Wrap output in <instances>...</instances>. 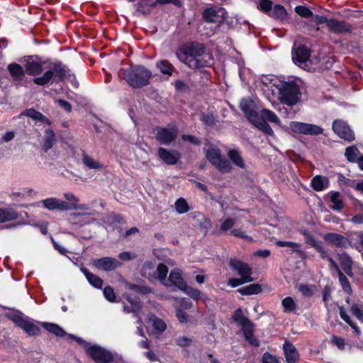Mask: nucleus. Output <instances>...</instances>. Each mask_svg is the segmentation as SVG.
<instances>
[{
	"instance_id": "38",
	"label": "nucleus",
	"mask_w": 363,
	"mask_h": 363,
	"mask_svg": "<svg viewBox=\"0 0 363 363\" xmlns=\"http://www.w3.org/2000/svg\"><path fill=\"white\" fill-rule=\"evenodd\" d=\"M261 291V286L258 284H252L238 290V291L242 295L258 294Z\"/></svg>"
},
{
	"instance_id": "24",
	"label": "nucleus",
	"mask_w": 363,
	"mask_h": 363,
	"mask_svg": "<svg viewBox=\"0 0 363 363\" xmlns=\"http://www.w3.org/2000/svg\"><path fill=\"white\" fill-rule=\"evenodd\" d=\"M312 188L316 191H321L329 186V180L327 177L317 175L311 182Z\"/></svg>"
},
{
	"instance_id": "61",
	"label": "nucleus",
	"mask_w": 363,
	"mask_h": 363,
	"mask_svg": "<svg viewBox=\"0 0 363 363\" xmlns=\"http://www.w3.org/2000/svg\"><path fill=\"white\" fill-rule=\"evenodd\" d=\"M314 248L320 254V257L323 259H326L329 257L328 250L323 246L321 242H319Z\"/></svg>"
},
{
	"instance_id": "56",
	"label": "nucleus",
	"mask_w": 363,
	"mask_h": 363,
	"mask_svg": "<svg viewBox=\"0 0 363 363\" xmlns=\"http://www.w3.org/2000/svg\"><path fill=\"white\" fill-rule=\"evenodd\" d=\"M277 245L279 247H291L294 251L296 252L299 251L301 248V246L298 243L289 241L279 240L277 242Z\"/></svg>"
},
{
	"instance_id": "2",
	"label": "nucleus",
	"mask_w": 363,
	"mask_h": 363,
	"mask_svg": "<svg viewBox=\"0 0 363 363\" xmlns=\"http://www.w3.org/2000/svg\"><path fill=\"white\" fill-rule=\"evenodd\" d=\"M206 159L220 172L228 173L232 169L229 161L221 155L220 150L216 145L206 144L203 147Z\"/></svg>"
},
{
	"instance_id": "35",
	"label": "nucleus",
	"mask_w": 363,
	"mask_h": 363,
	"mask_svg": "<svg viewBox=\"0 0 363 363\" xmlns=\"http://www.w3.org/2000/svg\"><path fill=\"white\" fill-rule=\"evenodd\" d=\"M23 114L36 121H40L43 123H50V121L45 116L33 108L26 110Z\"/></svg>"
},
{
	"instance_id": "64",
	"label": "nucleus",
	"mask_w": 363,
	"mask_h": 363,
	"mask_svg": "<svg viewBox=\"0 0 363 363\" xmlns=\"http://www.w3.org/2000/svg\"><path fill=\"white\" fill-rule=\"evenodd\" d=\"M262 363H279V362L275 356L269 352H265L262 356Z\"/></svg>"
},
{
	"instance_id": "19",
	"label": "nucleus",
	"mask_w": 363,
	"mask_h": 363,
	"mask_svg": "<svg viewBox=\"0 0 363 363\" xmlns=\"http://www.w3.org/2000/svg\"><path fill=\"white\" fill-rule=\"evenodd\" d=\"M158 156L167 164H175L180 158V154L177 151H169L165 148L158 149Z\"/></svg>"
},
{
	"instance_id": "5",
	"label": "nucleus",
	"mask_w": 363,
	"mask_h": 363,
	"mask_svg": "<svg viewBox=\"0 0 363 363\" xmlns=\"http://www.w3.org/2000/svg\"><path fill=\"white\" fill-rule=\"evenodd\" d=\"M151 76V72L145 67L135 66L127 70L125 78L131 86L138 88L147 85Z\"/></svg>"
},
{
	"instance_id": "30",
	"label": "nucleus",
	"mask_w": 363,
	"mask_h": 363,
	"mask_svg": "<svg viewBox=\"0 0 363 363\" xmlns=\"http://www.w3.org/2000/svg\"><path fill=\"white\" fill-rule=\"evenodd\" d=\"M81 270L85 275L89 284L93 286L98 289H101L103 286V280L101 278L89 272L85 268H82Z\"/></svg>"
},
{
	"instance_id": "37",
	"label": "nucleus",
	"mask_w": 363,
	"mask_h": 363,
	"mask_svg": "<svg viewBox=\"0 0 363 363\" xmlns=\"http://www.w3.org/2000/svg\"><path fill=\"white\" fill-rule=\"evenodd\" d=\"M150 321L152 323V325L154 329V332L156 334H161L163 333L166 328L167 325L164 320L160 318L152 316L150 318Z\"/></svg>"
},
{
	"instance_id": "23",
	"label": "nucleus",
	"mask_w": 363,
	"mask_h": 363,
	"mask_svg": "<svg viewBox=\"0 0 363 363\" xmlns=\"http://www.w3.org/2000/svg\"><path fill=\"white\" fill-rule=\"evenodd\" d=\"M337 259L341 264L343 271L350 277L353 276L352 258L345 252L338 254Z\"/></svg>"
},
{
	"instance_id": "40",
	"label": "nucleus",
	"mask_w": 363,
	"mask_h": 363,
	"mask_svg": "<svg viewBox=\"0 0 363 363\" xmlns=\"http://www.w3.org/2000/svg\"><path fill=\"white\" fill-rule=\"evenodd\" d=\"M330 201L333 203L330 206L332 209L335 211H340L343 208V202L339 192H331Z\"/></svg>"
},
{
	"instance_id": "48",
	"label": "nucleus",
	"mask_w": 363,
	"mask_h": 363,
	"mask_svg": "<svg viewBox=\"0 0 363 363\" xmlns=\"http://www.w3.org/2000/svg\"><path fill=\"white\" fill-rule=\"evenodd\" d=\"M261 82L266 86H276L277 89L280 86L279 80L272 75L262 76L260 79Z\"/></svg>"
},
{
	"instance_id": "54",
	"label": "nucleus",
	"mask_w": 363,
	"mask_h": 363,
	"mask_svg": "<svg viewBox=\"0 0 363 363\" xmlns=\"http://www.w3.org/2000/svg\"><path fill=\"white\" fill-rule=\"evenodd\" d=\"M295 11L301 17L310 18L313 15V12L306 6H297L295 8Z\"/></svg>"
},
{
	"instance_id": "47",
	"label": "nucleus",
	"mask_w": 363,
	"mask_h": 363,
	"mask_svg": "<svg viewBox=\"0 0 363 363\" xmlns=\"http://www.w3.org/2000/svg\"><path fill=\"white\" fill-rule=\"evenodd\" d=\"M281 306L286 313L294 312L296 309V303L290 296L286 297L282 300Z\"/></svg>"
},
{
	"instance_id": "7",
	"label": "nucleus",
	"mask_w": 363,
	"mask_h": 363,
	"mask_svg": "<svg viewBox=\"0 0 363 363\" xmlns=\"http://www.w3.org/2000/svg\"><path fill=\"white\" fill-rule=\"evenodd\" d=\"M9 318L30 336L37 335L40 333V330L38 325L20 312L9 314Z\"/></svg>"
},
{
	"instance_id": "8",
	"label": "nucleus",
	"mask_w": 363,
	"mask_h": 363,
	"mask_svg": "<svg viewBox=\"0 0 363 363\" xmlns=\"http://www.w3.org/2000/svg\"><path fill=\"white\" fill-rule=\"evenodd\" d=\"M86 352L96 363H110L113 361L112 354L99 345L86 344Z\"/></svg>"
},
{
	"instance_id": "63",
	"label": "nucleus",
	"mask_w": 363,
	"mask_h": 363,
	"mask_svg": "<svg viewBox=\"0 0 363 363\" xmlns=\"http://www.w3.org/2000/svg\"><path fill=\"white\" fill-rule=\"evenodd\" d=\"M192 342V340L186 336H180L176 339V344L180 347L189 346Z\"/></svg>"
},
{
	"instance_id": "53",
	"label": "nucleus",
	"mask_w": 363,
	"mask_h": 363,
	"mask_svg": "<svg viewBox=\"0 0 363 363\" xmlns=\"http://www.w3.org/2000/svg\"><path fill=\"white\" fill-rule=\"evenodd\" d=\"M182 291L196 301L202 298L201 292L199 289L186 285L185 289H183Z\"/></svg>"
},
{
	"instance_id": "26",
	"label": "nucleus",
	"mask_w": 363,
	"mask_h": 363,
	"mask_svg": "<svg viewBox=\"0 0 363 363\" xmlns=\"http://www.w3.org/2000/svg\"><path fill=\"white\" fill-rule=\"evenodd\" d=\"M228 157L230 161L237 167L245 169V163L239 150L236 149H230L228 151Z\"/></svg>"
},
{
	"instance_id": "18",
	"label": "nucleus",
	"mask_w": 363,
	"mask_h": 363,
	"mask_svg": "<svg viewBox=\"0 0 363 363\" xmlns=\"http://www.w3.org/2000/svg\"><path fill=\"white\" fill-rule=\"evenodd\" d=\"M330 31L335 33H350L352 31V26L344 21H339L335 18H330L328 26Z\"/></svg>"
},
{
	"instance_id": "39",
	"label": "nucleus",
	"mask_w": 363,
	"mask_h": 363,
	"mask_svg": "<svg viewBox=\"0 0 363 363\" xmlns=\"http://www.w3.org/2000/svg\"><path fill=\"white\" fill-rule=\"evenodd\" d=\"M156 66L162 74L168 76H171L172 74L174 67L169 61L165 60L158 61L156 63Z\"/></svg>"
},
{
	"instance_id": "11",
	"label": "nucleus",
	"mask_w": 363,
	"mask_h": 363,
	"mask_svg": "<svg viewBox=\"0 0 363 363\" xmlns=\"http://www.w3.org/2000/svg\"><path fill=\"white\" fill-rule=\"evenodd\" d=\"M229 265L233 270L238 272V275L244 281L248 283L253 281V278L251 277L252 269L247 263L242 262L237 259H230Z\"/></svg>"
},
{
	"instance_id": "45",
	"label": "nucleus",
	"mask_w": 363,
	"mask_h": 363,
	"mask_svg": "<svg viewBox=\"0 0 363 363\" xmlns=\"http://www.w3.org/2000/svg\"><path fill=\"white\" fill-rule=\"evenodd\" d=\"M63 196L64 198L66 199L65 201H67L66 211L73 210V208L71 207L73 206H76L77 203L79 202V199L72 192H66L64 194Z\"/></svg>"
},
{
	"instance_id": "27",
	"label": "nucleus",
	"mask_w": 363,
	"mask_h": 363,
	"mask_svg": "<svg viewBox=\"0 0 363 363\" xmlns=\"http://www.w3.org/2000/svg\"><path fill=\"white\" fill-rule=\"evenodd\" d=\"M43 62L35 61H28L26 64V72L28 75L37 76L42 73L43 71Z\"/></svg>"
},
{
	"instance_id": "31",
	"label": "nucleus",
	"mask_w": 363,
	"mask_h": 363,
	"mask_svg": "<svg viewBox=\"0 0 363 363\" xmlns=\"http://www.w3.org/2000/svg\"><path fill=\"white\" fill-rule=\"evenodd\" d=\"M142 275L150 280L156 278V268L151 262H146L142 268Z\"/></svg>"
},
{
	"instance_id": "3",
	"label": "nucleus",
	"mask_w": 363,
	"mask_h": 363,
	"mask_svg": "<svg viewBox=\"0 0 363 363\" xmlns=\"http://www.w3.org/2000/svg\"><path fill=\"white\" fill-rule=\"evenodd\" d=\"M279 101L288 106L297 104L301 98V93L297 84L293 82H282L278 88Z\"/></svg>"
},
{
	"instance_id": "22",
	"label": "nucleus",
	"mask_w": 363,
	"mask_h": 363,
	"mask_svg": "<svg viewBox=\"0 0 363 363\" xmlns=\"http://www.w3.org/2000/svg\"><path fill=\"white\" fill-rule=\"evenodd\" d=\"M324 239L336 247L346 248L350 245V241L343 235L335 233H327Z\"/></svg>"
},
{
	"instance_id": "13",
	"label": "nucleus",
	"mask_w": 363,
	"mask_h": 363,
	"mask_svg": "<svg viewBox=\"0 0 363 363\" xmlns=\"http://www.w3.org/2000/svg\"><path fill=\"white\" fill-rule=\"evenodd\" d=\"M203 17L208 22H220L227 17V13L223 8H208L203 11Z\"/></svg>"
},
{
	"instance_id": "60",
	"label": "nucleus",
	"mask_w": 363,
	"mask_h": 363,
	"mask_svg": "<svg viewBox=\"0 0 363 363\" xmlns=\"http://www.w3.org/2000/svg\"><path fill=\"white\" fill-rule=\"evenodd\" d=\"M235 223V221L233 218H226L221 224L220 225V230L223 232H225L230 228H232Z\"/></svg>"
},
{
	"instance_id": "58",
	"label": "nucleus",
	"mask_w": 363,
	"mask_h": 363,
	"mask_svg": "<svg viewBox=\"0 0 363 363\" xmlns=\"http://www.w3.org/2000/svg\"><path fill=\"white\" fill-rule=\"evenodd\" d=\"M168 3H172L176 6H181V1L180 0H156V1L154 2H149L147 4L150 6V7L153 8L155 7L157 4H165Z\"/></svg>"
},
{
	"instance_id": "33",
	"label": "nucleus",
	"mask_w": 363,
	"mask_h": 363,
	"mask_svg": "<svg viewBox=\"0 0 363 363\" xmlns=\"http://www.w3.org/2000/svg\"><path fill=\"white\" fill-rule=\"evenodd\" d=\"M55 134L51 129H47L45 131V139L43 144V149L47 152L51 149L55 143Z\"/></svg>"
},
{
	"instance_id": "21",
	"label": "nucleus",
	"mask_w": 363,
	"mask_h": 363,
	"mask_svg": "<svg viewBox=\"0 0 363 363\" xmlns=\"http://www.w3.org/2000/svg\"><path fill=\"white\" fill-rule=\"evenodd\" d=\"M310 55V50L303 45L297 47L292 52L293 60L298 65L306 62L309 59Z\"/></svg>"
},
{
	"instance_id": "57",
	"label": "nucleus",
	"mask_w": 363,
	"mask_h": 363,
	"mask_svg": "<svg viewBox=\"0 0 363 363\" xmlns=\"http://www.w3.org/2000/svg\"><path fill=\"white\" fill-rule=\"evenodd\" d=\"M176 316L181 323H187L189 320L187 313L179 308L176 310Z\"/></svg>"
},
{
	"instance_id": "52",
	"label": "nucleus",
	"mask_w": 363,
	"mask_h": 363,
	"mask_svg": "<svg viewBox=\"0 0 363 363\" xmlns=\"http://www.w3.org/2000/svg\"><path fill=\"white\" fill-rule=\"evenodd\" d=\"M273 3L270 0H259L258 9L269 15L273 8Z\"/></svg>"
},
{
	"instance_id": "44",
	"label": "nucleus",
	"mask_w": 363,
	"mask_h": 363,
	"mask_svg": "<svg viewBox=\"0 0 363 363\" xmlns=\"http://www.w3.org/2000/svg\"><path fill=\"white\" fill-rule=\"evenodd\" d=\"M345 155L347 159L350 162H357L359 158L361 157L359 155V152L358 149L355 146L348 147L345 150Z\"/></svg>"
},
{
	"instance_id": "1",
	"label": "nucleus",
	"mask_w": 363,
	"mask_h": 363,
	"mask_svg": "<svg viewBox=\"0 0 363 363\" xmlns=\"http://www.w3.org/2000/svg\"><path fill=\"white\" fill-rule=\"evenodd\" d=\"M205 47L198 43H190L182 46L177 52L178 59L191 69L208 67L211 62L206 59Z\"/></svg>"
},
{
	"instance_id": "43",
	"label": "nucleus",
	"mask_w": 363,
	"mask_h": 363,
	"mask_svg": "<svg viewBox=\"0 0 363 363\" xmlns=\"http://www.w3.org/2000/svg\"><path fill=\"white\" fill-rule=\"evenodd\" d=\"M340 315L342 320H344L351 328L354 330V333L356 335L359 336L361 334L360 330L350 319V316L347 314L342 307L340 308Z\"/></svg>"
},
{
	"instance_id": "59",
	"label": "nucleus",
	"mask_w": 363,
	"mask_h": 363,
	"mask_svg": "<svg viewBox=\"0 0 363 363\" xmlns=\"http://www.w3.org/2000/svg\"><path fill=\"white\" fill-rule=\"evenodd\" d=\"M351 313L359 320H363V311L358 304H352L351 306Z\"/></svg>"
},
{
	"instance_id": "46",
	"label": "nucleus",
	"mask_w": 363,
	"mask_h": 363,
	"mask_svg": "<svg viewBox=\"0 0 363 363\" xmlns=\"http://www.w3.org/2000/svg\"><path fill=\"white\" fill-rule=\"evenodd\" d=\"M168 273V269L164 264H160L156 268V278L160 280L164 285L167 281L166 277Z\"/></svg>"
},
{
	"instance_id": "15",
	"label": "nucleus",
	"mask_w": 363,
	"mask_h": 363,
	"mask_svg": "<svg viewBox=\"0 0 363 363\" xmlns=\"http://www.w3.org/2000/svg\"><path fill=\"white\" fill-rule=\"evenodd\" d=\"M286 363H298L300 354L296 347L286 340L282 347Z\"/></svg>"
},
{
	"instance_id": "36",
	"label": "nucleus",
	"mask_w": 363,
	"mask_h": 363,
	"mask_svg": "<svg viewBox=\"0 0 363 363\" xmlns=\"http://www.w3.org/2000/svg\"><path fill=\"white\" fill-rule=\"evenodd\" d=\"M43 327L48 332L56 336L63 337L65 335V330L57 324L50 323H42Z\"/></svg>"
},
{
	"instance_id": "51",
	"label": "nucleus",
	"mask_w": 363,
	"mask_h": 363,
	"mask_svg": "<svg viewBox=\"0 0 363 363\" xmlns=\"http://www.w3.org/2000/svg\"><path fill=\"white\" fill-rule=\"evenodd\" d=\"M175 209L179 213H185L189 210L186 201L183 198H179L175 202Z\"/></svg>"
},
{
	"instance_id": "49",
	"label": "nucleus",
	"mask_w": 363,
	"mask_h": 363,
	"mask_svg": "<svg viewBox=\"0 0 363 363\" xmlns=\"http://www.w3.org/2000/svg\"><path fill=\"white\" fill-rule=\"evenodd\" d=\"M273 107L279 112V113L287 118H293L295 115V112L292 111L291 109H289L286 107L281 106L278 103H272Z\"/></svg>"
},
{
	"instance_id": "17",
	"label": "nucleus",
	"mask_w": 363,
	"mask_h": 363,
	"mask_svg": "<svg viewBox=\"0 0 363 363\" xmlns=\"http://www.w3.org/2000/svg\"><path fill=\"white\" fill-rule=\"evenodd\" d=\"M41 203L43 207L49 211H66L67 201L60 200L55 197L43 199L41 201Z\"/></svg>"
},
{
	"instance_id": "29",
	"label": "nucleus",
	"mask_w": 363,
	"mask_h": 363,
	"mask_svg": "<svg viewBox=\"0 0 363 363\" xmlns=\"http://www.w3.org/2000/svg\"><path fill=\"white\" fill-rule=\"evenodd\" d=\"M8 70L15 81L21 82L24 76V71L23 67L17 64L12 63L8 66Z\"/></svg>"
},
{
	"instance_id": "62",
	"label": "nucleus",
	"mask_w": 363,
	"mask_h": 363,
	"mask_svg": "<svg viewBox=\"0 0 363 363\" xmlns=\"http://www.w3.org/2000/svg\"><path fill=\"white\" fill-rule=\"evenodd\" d=\"M104 295L105 298L109 301L110 302H113L115 301V293L113 291V289L111 286H106L104 289Z\"/></svg>"
},
{
	"instance_id": "25",
	"label": "nucleus",
	"mask_w": 363,
	"mask_h": 363,
	"mask_svg": "<svg viewBox=\"0 0 363 363\" xmlns=\"http://www.w3.org/2000/svg\"><path fill=\"white\" fill-rule=\"evenodd\" d=\"M82 162L83 164L89 169H101L104 165L99 160H95L86 152H83L82 155Z\"/></svg>"
},
{
	"instance_id": "50",
	"label": "nucleus",
	"mask_w": 363,
	"mask_h": 363,
	"mask_svg": "<svg viewBox=\"0 0 363 363\" xmlns=\"http://www.w3.org/2000/svg\"><path fill=\"white\" fill-rule=\"evenodd\" d=\"M338 278L340 283V285L342 288V289L347 294H350L352 293V288L350 286V284L347 279V278L345 277V275L341 272H340L338 274Z\"/></svg>"
},
{
	"instance_id": "9",
	"label": "nucleus",
	"mask_w": 363,
	"mask_h": 363,
	"mask_svg": "<svg viewBox=\"0 0 363 363\" xmlns=\"http://www.w3.org/2000/svg\"><path fill=\"white\" fill-rule=\"evenodd\" d=\"M154 134L157 141L164 145H169L176 139L178 129L173 125L165 128L157 127L154 129Z\"/></svg>"
},
{
	"instance_id": "42",
	"label": "nucleus",
	"mask_w": 363,
	"mask_h": 363,
	"mask_svg": "<svg viewBox=\"0 0 363 363\" xmlns=\"http://www.w3.org/2000/svg\"><path fill=\"white\" fill-rule=\"evenodd\" d=\"M71 208H73V210H81L83 211V212L81 213H77L74 215L76 216H94L96 215V211H92L90 209V207L88 204H79L77 203L76 206H73Z\"/></svg>"
},
{
	"instance_id": "4",
	"label": "nucleus",
	"mask_w": 363,
	"mask_h": 363,
	"mask_svg": "<svg viewBox=\"0 0 363 363\" xmlns=\"http://www.w3.org/2000/svg\"><path fill=\"white\" fill-rule=\"evenodd\" d=\"M233 318L241 328L245 340L251 345L258 347L259 342L254 335V324L249 318L243 315L242 311L240 308L235 311Z\"/></svg>"
},
{
	"instance_id": "12",
	"label": "nucleus",
	"mask_w": 363,
	"mask_h": 363,
	"mask_svg": "<svg viewBox=\"0 0 363 363\" xmlns=\"http://www.w3.org/2000/svg\"><path fill=\"white\" fill-rule=\"evenodd\" d=\"M333 131L341 138L352 141L354 139V134L349 125L343 121L335 120L333 123Z\"/></svg>"
},
{
	"instance_id": "6",
	"label": "nucleus",
	"mask_w": 363,
	"mask_h": 363,
	"mask_svg": "<svg viewBox=\"0 0 363 363\" xmlns=\"http://www.w3.org/2000/svg\"><path fill=\"white\" fill-rule=\"evenodd\" d=\"M65 76V66L61 64H53L41 77H35L33 82L36 85L44 86L50 82H60L64 79Z\"/></svg>"
},
{
	"instance_id": "28",
	"label": "nucleus",
	"mask_w": 363,
	"mask_h": 363,
	"mask_svg": "<svg viewBox=\"0 0 363 363\" xmlns=\"http://www.w3.org/2000/svg\"><path fill=\"white\" fill-rule=\"evenodd\" d=\"M18 213L11 208H0V223L16 220Z\"/></svg>"
},
{
	"instance_id": "34",
	"label": "nucleus",
	"mask_w": 363,
	"mask_h": 363,
	"mask_svg": "<svg viewBox=\"0 0 363 363\" xmlns=\"http://www.w3.org/2000/svg\"><path fill=\"white\" fill-rule=\"evenodd\" d=\"M260 115H261L262 118H263L262 120H264V121H267L269 122L275 123L279 126L281 124V121L279 120V117L273 111H272L269 109H267V108L262 109L260 111Z\"/></svg>"
},
{
	"instance_id": "20",
	"label": "nucleus",
	"mask_w": 363,
	"mask_h": 363,
	"mask_svg": "<svg viewBox=\"0 0 363 363\" xmlns=\"http://www.w3.org/2000/svg\"><path fill=\"white\" fill-rule=\"evenodd\" d=\"M164 285L166 286H174L182 291L185 289L186 284L184 281L181 272L178 269H174L170 272L169 279L164 283Z\"/></svg>"
},
{
	"instance_id": "16",
	"label": "nucleus",
	"mask_w": 363,
	"mask_h": 363,
	"mask_svg": "<svg viewBox=\"0 0 363 363\" xmlns=\"http://www.w3.org/2000/svg\"><path fill=\"white\" fill-rule=\"evenodd\" d=\"M93 264L99 269L108 272L115 269L121 263L115 258L107 257L94 260Z\"/></svg>"
},
{
	"instance_id": "55",
	"label": "nucleus",
	"mask_w": 363,
	"mask_h": 363,
	"mask_svg": "<svg viewBox=\"0 0 363 363\" xmlns=\"http://www.w3.org/2000/svg\"><path fill=\"white\" fill-rule=\"evenodd\" d=\"M331 342L340 350H345L346 346L345 340L337 335H333L331 337Z\"/></svg>"
},
{
	"instance_id": "14",
	"label": "nucleus",
	"mask_w": 363,
	"mask_h": 363,
	"mask_svg": "<svg viewBox=\"0 0 363 363\" xmlns=\"http://www.w3.org/2000/svg\"><path fill=\"white\" fill-rule=\"evenodd\" d=\"M240 107L251 123L255 121L259 117V114L255 110V103L253 100L242 99L240 101Z\"/></svg>"
},
{
	"instance_id": "41",
	"label": "nucleus",
	"mask_w": 363,
	"mask_h": 363,
	"mask_svg": "<svg viewBox=\"0 0 363 363\" xmlns=\"http://www.w3.org/2000/svg\"><path fill=\"white\" fill-rule=\"evenodd\" d=\"M252 123L259 130L269 135H272L274 134V131L270 125L265 121L261 119L259 116L256 119L255 121H253Z\"/></svg>"
},
{
	"instance_id": "32",
	"label": "nucleus",
	"mask_w": 363,
	"mask_h": 363,
	"mask_svg": "<svg viewBox=\"0 0 363 363\" xmlns=\"http://www.w3.org/2000/svg\"><path fill=\"white\" fill-rule=\"evenodd\" d=\"M269 16L274 19L284 20L287 16V12L283 6L276 4L272 8Z\"/></svg>"
},
{
	"instance_id": "10",
	"label": "nucleus",
	"mask_w": 363,
	"mask_h": 363,
	"mask_svg": "<svg viewBox=\"0 0 363 363\" xmlns=\"http://www.w3.org/2000/svg\"><path fill=\"white\" fill-rule=\"evenodd\" d=\"M289 128L293 133L298 134L314 135L323 133V128L318 125L298 121L291 122Z\"/></svg>"
}]
</instances>
